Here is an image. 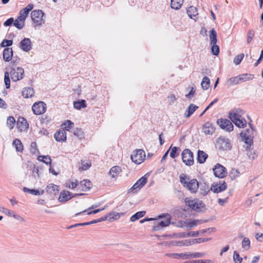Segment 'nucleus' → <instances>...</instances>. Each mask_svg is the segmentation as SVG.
Masks as SVG:
<instances>
[{
    "label": "nucleus",
    "mask_w": 263,
    "mask_h": 263,
    "mask_svg": "<svg viewBox=\"0 0 263 263\" xmlns=\"http://www.w3.org/2000/svg\"><path fill=\"white\" fill-rule=\"evenodd\" d=\"M216 147L222 151H228L231 148L232 145L229 139L224 137H220L217 140Z\"/></svg>",
    "instance_id": "1a4fd4ad"
},
{
    "label": "nucleus",
    "mask_w": 263,
    "mask_h": 263,
    "mask_svg": "<svg viewBox=\"0 0 263 263\" xmlns=\"http://www.w3.org/2000/svg\"><path fill=\"white\" fill-rule=\"evenodd\" d=\"M183 2V0H171V7L172 9L178 10L181 7Z\"/></svg>",
    "instance_id": "7c9ffc66"
},
{
    "label": "nucleus",
    "mask_w": 263,
    "mask_h": 263,
    "mask_svg": "<svg viewBox=\"0 0 263 263\" xmlns=\"http://www.w3.org/2000/svg\"><path fill=\"white\" fill-rule=\"evenodd\" d=\"M81 165L82 166L79 168V170L81 171H85L88 170L90 167L91 163L89 162L82 161Z\"/></svg>",
    "instance_id": "8fccbe9b"
},
{
    "label": "nucleus",
    "mask_w": 263,
    "mask_h": 263,
    "mask_svg": "<svg viewBox=\"0 0 263 263\" xmlns=\"http://www.w3.org/2000/svg\"><path fill=\"white\" fill-rule=\"evenodd\" d=\"M250 241L249 238H245L242 241V247L245 250H248L250 248Z\"/></svg>",
    "instance_id": "09e8293b"
},
{
    "label": "nucleus",
    "mask_w": 263,
    "mask_h": 263,
    "mask_svg": "<svg viewBox=\"0 0 263 263\" xmlns=\"http://www.w3.org/2000/svg\"><path fill=\"white\" fill-rule=\"evenodd\" d=\"M145 213H146L145 211L138 212L136 213H135V214H134L130 217V220L132 222L135 221L136 220L139 219V218L143 217L145 215Z\"/></svg>",
    "instance_id": "c9c22d12"
},
{
    "label": "nucleus",
    "mask_w": 263,
    "mask_h": 263,
    "mask_svg": "<svg viewBox=\"0 0 263 263\" xmlns=\"http://www.w3.org/2000/svg\"><path fill=\"white\" fill-rule=\"evenodd\" d=\"M74 126V123L71 121L70 120H67L65 123L62 124V126L65 129V130H70V129L73 127Z\"/></svg>",
    "instance_id": "a18cd8bd"
},
{
    "label": "nucleus",
    "mask_w": 263,
    "mask_h": 263,
    "mask_svg": "<svg viewBox=\"0 0 263 263\" xmlns=\"http://www.w3.org/2000/svg\"><path fill=\"white\" fill-rule=\"evenodd\" d=\"M107 207V205H105L104 208H102V209H96V210H94L93 211H87L88 213H87V214L88 215H91V214H97L104 210H105L106 209V208Z\"/></svg>",
    "instance_id": "e2e57ef3"
},
{
    "label": "nucleus",
    "mask_w": 263,
    "mask_h": 263,
    "mask_svg": "<svg viewBox=\"0 0 263 263\" xmlns=\"http://www.w3.org/2000/svg\"><path fill=\"white\" fill-rule=\"evenodd\" d=\"M17 125L18 128L21 131L25 130L26 129H27L28 128V126H29V125L27 122V120L23 117L18 118V119L17 120Z\"/></svg>",
    "instance_id": "5701e85b"
},
{
    "label": "nucleus",
    "mask_w": 263,
    "mask_h": 263,
    "mask_svg": "<svg viewBox=\"0 0 263 263\" xmlns=\"http://www.w3.org/2000/svg\"><path fill=\"white\" fill-rule=\"evenodd\" d=\"M198 108L197 106L193 104H190L185 112L184 117L186 118L190 117Z\"/></svg>",
    "instance_id": "bb28decb"
},
{
    "label": "nucleus",
    "mask_w": 263,
    "mask_h": 263,
    "mask_svg": "<svg viewBox=\"0 0 263 263\" xmlns=\"http://www.w3.org/2000/svg\"><path fill=\"white\" fill-rule=\"evenodd\" d=\"M254 36V31L253 30H249L247 35V43L249 44Z\"/></svg>",
    "instance_id": "052dcab7"
},
{
    "label": "nucleus",
    "mask_w": 263,
    "mask_h": 263,
    "mask_svg": "<svg viewBox=\"0 0 263 263\" xmlns=\"http://www.w3.org/2000/svg\"><path fill=\"white\" fill-rule=\"evenodd\" d=\"M195 93V90L193 87H192L190 92L187 95H186V97L188 98L189 99H191L194 97Z\"/></svg>",
    "instance_id": "338daca9"
},
{
    "label": "nucleus",
    "mask_w": 263,
    "mask_h": 263,
    "mask_svg": "<svg viewBox=\"0 0 263 263\" xmlns=\"http://www.w3.org/2000/svg\"><path fill=\"white\" fill-rule=\"evenodd\" d=\"M208 156V155L205 152L199 150L197 153V161L200 163H203L205 161Z\"/></svg>",
    "instance_id": "cd10ccee"
},
{
    "label": "nucleus",
    "mask_w": 263,
    "mask_h": 263,
    "mask_svg": "<svg viewBox=\"0 0 263 263\" xmlns=\"http://www.w3.org/2000/svg\"><path fill=\"white\" fill-rule=\"evenodd\" d=\"M13 22L14 18L13 17H10L4 23V25L6 27L10 26L12 25V24H13Z\"/></svg>",
    "instance_id": "0e129e2a"
},
{
    "label": "nucleus",
    "mask_w": 263,
    "mask_h": 263,
    "mask_svg": "<svg viewBox=\"0 0 263 263\" xmlns=\"http://www.w3.org/2000/svg\"><path fill=\"white\" fill-rule=\"evenodd\" d=\"M182 159L183 162L188 166L194 164L193 153L189 149H185L182 152Z\"/></svg>",
    "instance_id": "9d476101"
},
{
    "label": "nucleus",
    "mask_w": 263,
    "mask_h": 263,
    "mask_svg": "<svg viewBox=\"0 0 263 263\" xmlns=\"http://www.w3.org/2000/svg\"><path fill=\"white\" fill-rule=\"evenodd\" d=\"M179 178L181 183L183 186L186 187L191 193H196L199 187V183L196 179H190L184 174L181 175Z\"/></svg>",
    "instance_id": "20e7f679"
},
{
    "label": "nucleus",
    "mask_w": 263,
    "mask_h": 263,
    "mask_svg": "<svg viewBox=\"0 0 263 263\" xmlns=\"http://www.w3.org/2000/svg\"><path fill=\"white\" fill-rule=\"evenodd\" d=\"M34 93L33 89L29 87L24 88L22 92V96L25 98H31L34 96Z\"/></svg>",
    "instance_id": "a878e982"
},
{
    "label": "nucleus",
    "mask_w": 263,
    "mask_h": 263,
    "mask_svg": "<svg viewBox=\"0 0 263 263\" xmlns=\"http://www.w3.org/2000/svg\"><path fill=\"white\" fill-rule=\"evenodd\" d=\"M23 190L24 192H28L30 194L34 195H43L44 193V190L39 191L38 190L35 189H29L26 187H24L23 189Z\"/></svg>",
    "instance_id": "2f4dec72"
},
{
    "label": "nucleus",
    "mask_w": 263,
    "mask_h": 263,
    "mask_svg": "<svg viewBox=\"0 0 263 263\" xmlns=\"http://www.w3.org/2000/svg\"><path fill=\"white\" fill-rule=\"evenodd\" d=\"M215 230V228H208L206 229L200 230L199 232V233H200L201 234H203L205 233H210L214 231Z\"/></svg>",
    "instance_id": "69168bd1"
},
{
    "label": "nucleus",
    "mask_w": 263,
    "mask_h": 263,
    "mask_svg": "<svg viewBox=\"0 0 263 263\" xmlns=\"http://www.w3.org/2000/svg\"><path fill=\"white\" fill-rule=\"evenodd\" d=\"M13 25L18 29H21L24 27L25 22L22 20H19L18 17H17L15 20H14Z\"/></svg>",
    "instance_id": "58836bf2"
},
{
    "label": "nucleus",
    "mask_w": 263,
    "mask_h": 263,
    "mask_svg": "<svg viewBox=\"0 0 263 263\" xmlns=\"http://www.w3.org/2000/svg\"><path fill=\"white\" fill-rule=\"evenodd\" d=\"M20 48L24 51L28 52L31 49V42L29 38H24L20 42Z\"/></svg>",
    "instance_id": "dca6fc26"
},
{
    "label": "nucleus",
    "mask_w": 263,
    "mask_h": 263,
    "mask_svg": "<svg viewBox=\"0 0 263 263\" xmlns=\"http://www.w3.org/2000/svg\"><path fill=\"white\" fill-rule=\"evenodd\" d=\"M240 83L238 76L232 77L228 79L226 82V85L228 87L236 85Z\"/></svg>",
    "instance_id": "c85d7f7f"
},
{
    "label": "nucleus",
    "mask_w": 263,
    "mask_h": 263,
    "mask_svg": "<svg viewBox=\"0 0 263 263\" xmlns=\"http://www.w3.org/2000/svg\"><path fill=\"white\" fill-rule=\"evenodd\" d=\"M203 256V254L201 253H191L189 252V258H199Z\"/></svg>",
    "instance_id": "bf43d9fd"
},
{
    "label": "nucleus",
    "mask_w": 263,
    "mask_h": 263,
    "mask_svg": "<svg viewBox=\"0 0 263 263\" xmlns=\"http://www.w3.org/2000/svg\"><path fill=\"white\" fill-rule=\"evenodd\" d=\"M124 213H119L116 212H112L109 214L110 219L117 220L120 218L121 215H123Z\"/></svg>",
    "instance_id": "de8ad7c7"
},
{
    "label": "nucleus",
    "mask_w": 263,
    "mask_h": 263,
    "mask_svg": "<svg viewBox=\"0 0 263 263\" xmlns=\"http://www.w3.org/2000/svg\"><path fill=\"white\" fill-rule=\"evenodd\" d=\"M44 13L41 10H35L31 12V17L34 23V27L41 26L45 23L43 17Z\"/></svg>",
    "instance_id": "39448f33"
},
{
    "label": "nucleus",
    "mask_w": 263,
    "mask_h": 263,
    "mask_svg": "<svg viewBox=\"0 0 263 263\" xmlns=\"http://www.w3.org/2000/svg\"><path fill=\"white\" fill-rule=\"evenodd\" d=\"M250 128L242 130L240 134V137L241 141H243L246 145V149H250L251 145L253 143V139L254 137V129L252 126V125L249 124Z\"/></svg>",
    "instance_id": "7ed1b4c3"
},
{
    "label": "nucleus",
    "mask_w": 263,
    "mask_h": 263,
    "mask_svg": "<svg viewBox=\"0 0 263 263\" xmlns=\"http://www.w3.org/2000/svg\"><path fill=\"white\" fill-rule=\"evenodd\" d=\"M15 123V120L13 117L10 116L8 118L7 125L10 129H12L13 128Z\"/></svg>",
    "instance_id": "c03bdc74"
},
{
    "label": "nucleus",
    "mask_w": 263,
    "mask_h": 263,
    "mask_svg": "<svg viewBox=\"0 0 263 263\" xmlns=\"http://www.w3.org/2000/svg\"><path fill=\"white\" fill-rule=\"evenodd\" d=\"M29 13L26 11L24 9H22L20 11L19 15L18 16L19 20H22L25 22L26 17L28 16Z\"/></svg>",
    "instance_id": "a19ab883"
},
{
    "label": "nucleus",
    "mask_w": 263,
    "mask_h": 263,
    "mask_svg": "<svg viewBox=\"0 0 263 263\" xmlns=\"http://www.w3.org/2000/svg\"><path fill=\"white\" fill-rule=\"evenodd\" d=\"M57 186L53 184H50L47 186L46 192L50 194H55V191H58Z\"/></svg>",
    "instance_id": "37998d69"
},
{
    "label": "nucleus",
    "mask_w": 263,
    "mask_h": 263,
    "mask_svg": "<svg viewBox=\"0 0 263 263\" xmlns=\"http://www.w3.org/2000/svg\"><path fill=\"white\" fill-rule=\"evenodd\" d=\"M24 70L21 67H14L10 68V71H5L4 74V82L6 88L9 89L10 87V77L13 82H17L24 77Z\"/></svg>",
    "instance_id": "f257e3e1"
},
{
    "label": "nucleus",
    "mask_w": 263,
    "mask_h": 263,
    "mask_svg": "<svg viewBox=\"0 0 263 263\" xmlns=\"http://www.w3.org/2000/svg\"><path fill=\"white\" fill-rule=\"evenodd\" d=\"M159 218H165L164 221H156L154 223L153 229L154 231H159L161 229L168 226L171 222V216L168 214H163L158 217Z\"/></svg>",
    "instance_id": "423d86ee"
},
{
    "label": "nucleus",
    "mask_w": 263,
    "mask_h": 263,
    "mask_svg": "<svg viewBox=\"0 0 263 263\" xmlns=\"http://www.w3.org/2000/svg\"><path fill=\"white\" fill-rule=\"evenodd\" d=\"M38 160L42 161L47 164H51V159L49 156H40L38 157Z\"/></svg>",
    "instance_id": "79ce46f5"
},
{
    "label": "nucleus",
    "mask_w": 263,
    "mask_h": 263,
    "mask_svg": "<svg viewBox=\"0 0 263 263\" xmlns=\"http://www.w3.org/2000/svg\"><path fill=\"white\" fill-rule=\"evenodd\" d=\"M227 188L226 183L224 181H220L219 183L213 184L211 187V190L214 193H220Z\"/></svg>",
    "instance_id": "2eb2a0df"
},
{
    "label": "nucleus",
    "mask_w": 263,
    "mask_h": 263,
    "mask_svg": "<svg viewBox=\"0 0 263 263\" xmlns=\"http://www.w3.org/2000/svg\"><path fill=\"white\" fill-rule=\"evenodd\" d=\"M240 83L244 82H246L254 78V76L250 73H243L238 76Z\"/></svg>",
    "instance_id": "c756f323"
},
{
    "label": "nucleus",
    "mask_w": 263,
    "mask_h": 263,
    "mask_svg": "<svg viewBox=\"0 0 263 263\" xmlns=\"http://www.w3.org/2000/svg\"><path fill=\"white\" fill-rule=\"evenodd\" d=\"M213 172L217 177L222 178L226 176L227 172L226 168L220 164H217L213 168Z\"/></svg>",
    "instance_id": "ddd939ff"
},
{
    "label": "nucleus",
    "mask_w": 263,
    "mask_h": 263,
    "mask_svg": "<svg viewBox=\"0 0 263 263\" xmlns=\"http://www.w3.org/2000/svg\"><path fill=\"white\" fill-rule=\"evenodd\" d=\"M212 45L211 50L212 53L215 55H218L219 53V48L216 44H211Z\"/></svg>",
    "instance_id": "864d4df0"
},
{
    "label": "nucleus",
    "mask_w": 263,
    "mask_h": 263,
    "mask_svg": "<svg viewBox=\"0 0 263 263\" xmlns=\"http://www.w3.org/2000/svg\"><path fill=\"white\" fill-rule=\"evenodd\" d=\"M244 58V54L241 53L235 57L233 60L234 63L237 65L240 63Z\"/></svg>",
    "instance_id": "49530a36"
},
{
    "label": "nucleus",
    "mask_w": 263,
    "mask_h": 263,
    "mask_svg": "<svg viewBox=\"0 0 263 263\" xmlns=\"http://www.w3.org/2000/svg\"><path fill=\"white\" fill-rule=\"evenodd\" d=\"M233 259L235 263H241L242 258L240 257L239 254L235 251L233 254Z\"/></svg>",
    "instance_id": "6e6d98bb"
},
{
    "label": "nucleus",
    "mask_w": 263,
    "mask_h": 263,
    "mask_svg": "<svg viewBox=\"0 0 263 263\" xmlns=\"http://www.w3.org/2000/svg\"><path fill=\"white\" fill-rule=\"evenodd\" d=\"M167 256L175 259L182 258L183 259H186L189 258V252L181 253H167L166 254Z\"/></svg>",
    "instance_id": "412c9836"
},
{
    "label": "nucleus",
    "mask_w": 263,
    "mask_h": 263,
    "mask_svg": "<svg viewBox=\"0 0 263 263\" xmlns=\"http://www.w3.org/2000/svg\"><path fill=\"white\" fill-rule=\"evenodd\" d=\"M170 148H171V152L170 153V156L172 158H175L177 157L179 155V152L180 151V148L174 146V147H171Z\"/></svg>",
    "instance_id": "ea45409f"
},
{
    "label": "nucleus",
    "mask_w": 263,
    "mask_h": 263,
    "mask_svg": "<svg viewBox=\"0 0 263 263\" xmlns=\"http://www.w3.org/2000/svg\"><path fill=\"white\" fill-rule=\"evenodd\" d=\"M54 138L58 142H65L66 140V133L65 130H61L54 134Z\"/></svg>",
    "instance_id": "aec40b11"
},
{
    "label": "nucleus",
    "mask_w": 263,
    "mask_h": 263,
    "mask_svg": "<svg viewBox=\"0 0 263 263\" xmlns=\"http://www.w3.org/2000/svg\"><path fill=\"white\" fill-rule=\"evenodd\" d=\"M200 223V221L198 220H194L190 222H188L189 229H191L194 227L197 226Z\"/></svg>",
    "instance_id": "680f3d73"
},
{
    "label": "nucleus",
    "mask_w": 263,
    "mask_h": 263,
    "mask_svg": "<svg viewBox=\"0 0 263 263\" xmlns=\"http://www.w3.org/2000/svg\"><path fill=\"white\" fill-rule=\"evenodd\" d=\"M130 158L133 162L137 164H140L145 160V153L142 149H136L133 152Z\"/></svg>",
    "instance_id": "6e6552de"
},
{
    "label": "nucleus",
    "mask_w": 263,
    "mask_h": 263,
    "mask_svg": "<svg viewBox=\"0 0 263 263\" xmlns=\"http://www.w3.org/2000/svg\"><path fill=\"white\" fill-rule=\"evenodd\" d=\"M0 211H1L2 213L5 214L6 215L9 216H12L14 217L16 219L24 221V219L22 218L20 216L14 214L12 211H11L8 209L5 208L4 207H1Z\"/></svg>",
    "instance_id": "4be33fe9"
},
{
    "label": "nucleus",
    "mask_w": 263,
    "mask_h": 263,
    "mask_svg": "<svg viewBox=\"0 0 263 263\" xmlns=\"http://www.w3.org/2000/svg\"><path fill=\"white\" fill-rule=\"evenodd\" d=\"M73 133L80 139H81L84 137V133L81 129L78 128H76L73 130Z\"/></svg>",
    "instance_id": "5fc2aeb1"
},
{
    "label": "nucleus",
    "mask_w": 263,
    "mask_h": 263,
    "mask_svg": "<svg viewBox=\"0 0 263 263\" xmlns=\"http://www.w3.org/2000/svg\"><path fill=\"white\" fill-rule=\"evenodd\" d=\"M217 124L222 129L227 132H231L233 129V125L230 120L227 119H220L217 121Z\"/></svg>",
    "instance_id": "9b49d317"
},
{
    "label": "nucleus",
    "mask_w": 263,
    "mask_h": 263,
    "mask_svg": "<svg viewBox=\"0 0 263 263\" xmlns=\"http://www.w3.org/2000/svg\"><path fill=\"white\" fill-rule=\"evenodd\" d=\"M147 178L145 176L142 177L140 178L129 189L131 192L135 190V192L139 191L147 182Z\"/></svg>",
    "instance_id": "4468645a"
},
{
    "label": "nucleus",
    "mask_w": 263,
    "mask_h": 263,
    "mask_svg": "<svg viewBox=\"0 0 263 263\" xmlns=\"http://www.w3.org/2000/svg\"><path fill=\"white\" fill-rule=\"evenodd\" d=\"M85 100H82L80 101H77L73 102V107L74 108L77 109H81L82 108H85L86 107L85 104Z\"/></svg>",
    "instance_id": "4c0bfd02"
},
{
    "label": "nucleus",
    "mask_w": 263,
    "mask_h": 263,
    "mask_svg": "<svg viewBox=\"0 0 263 263\" xmlns=\"http://www.w3.org/2000/svg\"><path fill=\"white\" fill-rule=\"evenodd\" d=\"M32 109L35 115L43 114L46 111V104L42 101L35 103L32 107Z\"/></svg>",
    "instance_id": "f8f14e48"
},
{
    "label": "nucleus",
    "mask_w": 263,
    "mask_h": 263,
    "mask_svg": "<svg viewBox=\"0 0 263 263\" xmlns=\"http://www.w3.org/2000/svg\"><path fill=\"white\" fill-rule=\"evenodd\" d=\"M202 132L205 135H212L215 132L214 126L210 123L207 122L202 127Z\"/></svg>",
    "instance_id": "b1692460"
},
{
    "label": "nucleus",
    "mask_w": 263,
    "mask_h": 263,
    "mask_svg": "<svg viewBox=\"0 0 263 263\" xmlns=\"http://www.w3.org/2000/svg\"><path fill=\"white\" fill-rule=\"evenodd\" d=\"M239 174L240 173L238 169L233 168L230 173V176L232 179H234L239 176Z\"/></svg>",
    "instance_id": "603ef678"
},
{
    "label": "nucleus",
    "mask_w": 263,
    "mask_h": 263,
    "mask_svg": "<svg viewBox=\"0 0 263 263\" xmlns=\"http://www.w3.org/2000/svg\"><path fill=\"white\" fill-rule=\"evenodd\" d=\"M210 239H211V238H202L193 239H192V243H193V244L196 243H200L202 242L208 241Z\"/></svg>",
    "instance_id": "4d7b16f0"
},
{
    "label": "nucleus",
    "mask_w": 263,
    "mask_h": 263,
    "mask_svg": "<svg viewBox=\"0 0 263 263\" xmlns=\"http://www.w3.org/2000/svg\"><path fill=\"white\" fill-rule=\"evenodd\" d=\"M121 169L120 167L118 166H115L110 168L109 174L112 178H115L119 173L121 172Z\"/></svg>",
    "instance_id": "473e14b6"
},
{
    "label": "nucleus",
    "mask_w": 263,
    "mask_h": 263,
    "mask_svg": "<svg viewBox=\"0 0 263 263\" xmlns=\"http://www.w3.org/2000/svg\"><path fill=\"white\" fill-rule=\"evenodd\" d=\"M13 57V50L11 48L7 47L3 50V57L5 62L10 61Z\"/></svg>",
    "instance_id": "a211bd4d"
},
{
    "label": "nucleus",
    "mask_w": 263,
    "mask_h": 263,
    "mask_svg": "<svg viewBox=\"0 0 263 263\" xmlns=\"http://www.w3.org/2000/svg\"><path fill=\"white\" fill-rule=\"evenodd\" d=\"M107 219V216H104L103 217L100 218H99L98 219H95V220H92L91 221V223H92V224L100 222H101V221H105Z\"/></svg>",
    "instance_id": "774afa93"
},
{
    "label": "nucleus",
    "mask_w": 263,
    "mask_h": 263,
    "mask_svg": "<svg viewBox=\"0 0 263 263\" xmlns=\"http://www.w3.org/2000/svg\"><path fill=\"white\" fill-rule=\"evenodd\" d=\"M92 186L91 182L88 180H83L79 183V189L82 191H88Z\"/></svg>",
    "instance_id": "f3484780"
},
{
    "label": "nucleus",
    "mask_w": 263,
    "mask_h": 263,
    "mask_svg": "<svg viewBox=\"0 0 263 263\" xmlns=\"http://www.w3.org/2000/svg\"><path fill=\"white\" fill-rule=\"evenodd\" d=\"M13 145L15 146L16 150L17 152H22L23 149V146L21 141L19 139H14L13 141Z\"/></svg>",
    "instance_id": "e433bc0d"
},
{
    "label": "nucleus",
    "mask_w": 263,
    "mask_h": 263,
    "mask_svg": "<svg viewBox=\"0 0 263 263\" xmlns=\"http://www.w3.org/2000/svg\"><path fill=\"white\" fill-rule=\"evenodd\" d=\"M73 196L69 191H63L60 193L59 200L60 202H66L71 199Z\"/></svg>",
    "instance_id": "393cba45"
},
{
    "label": "nucleus",
    "mask_w": 263,
    "mask_h": 263,
    "mask_svg": "<svg viewBox=\"0 0 263 263\" xmlns=\"http://www.w3.org/2000/svg\"><path fill=\"white\" fill-rule=\"evenodd\" d=\"M188 16L192 19L196 21L198 19V11L196 7L194 6L190 7L187 10Z\"/></svg>",
    "instance_id": "6ab92c4d"
},
{
    "label": "nucleus",
    "mask_w": 263,
    "mask_h": 263,
    "mask_svg": "<svg viewBox=\"0 0 263 263\" xmlns=\"http://www.w3.org/2000/svg\"><path fill=\"white\" fill-rule=\"evenodd\" d=\"M201 86L204 90H207L210 87V80L208 77L205 76L203 77L201 83Z\"/></svg>",
    "instance_id": "72a5a7b5"
},
{
    "label": "nucleus",
    "mask_w": 263,
    "mask_h": 263,
    "mask_svg": "<svg viewBox=\"0 0 263 263\" xmlns=\"http://www.w3.org/2000/svg\"><path fill=\"white\" fill-rule=\"evenodd\" d=\"M243 111L233 110L229 114V117L233 123L239 128H244L247 126V121L242 117Z\"/></svg>",
    "instance_id": "f03ea898"
},
{
    "label": "nucleus",
    "mask_w": 263,
    "mask_h": 263,
    "mask_svg": "<svg viewBox=\"0 0 263 263\" xmlns=\"http://www.w3.org/2000/svg\"><path fill=\"white\" fill-rule=\"evenodd\" d=\"M13 44V41L11 40H6L4 39L2 43H1L0 46L2 47H9V46H11Z\"/></svg>",
    "instance_id": "3c124183"
},
{
    "label": "nucleus",
    "mask_w": 263,
    "mask_h": 263,
    "mask_svg": "<svg viewBox=\"0 0 263 263\" xmlns=\"http://www.w3.org/2000/svg\"><path fill=\"white\" fill-rule=\"evenodd\" d=\"M185 202L189 207L196 212L200 211L204 206L203 202L198 199H190L186 198Z\"/></svg>",
    "instance_id": "0eeeda50"
},
{
    "label": "nucleus",
    "mask_w": 263,
    "mask_h": 263,
    "mask_svg": "<svg viewBox=\"0 0 263 263\" xmlns=\"http://www.w3.org/2000/svg\"><path fill=\"white\" fill-rule=\"evenodd\" d=\"M209 37L211 42V44H216L217 42V32L214 30V29H212L210 32L209 34Z\"/></svg>",
    "instance_id": "f704fd0d"
},
{
    "label": "nucleus",
    "mask_w": 263,
    "mask_h": 263,
    "mask_svg": "<svg viewBox=\"0 0 263 263\" xmlns=\"http://www.w3.org/2000/svg\"><path fill=\"white\" fill-rule=\"evenodd\" d=\"M66 186L69 189H74L79 187V182L77 180L74 182H69L67 183Z\"/></svg>",
    "instance_id": "13d9d810"
}]
</instances>
